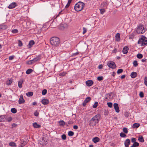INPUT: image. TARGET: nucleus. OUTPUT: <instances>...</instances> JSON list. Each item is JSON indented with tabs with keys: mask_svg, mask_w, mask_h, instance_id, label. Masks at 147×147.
Returning <instances> with one entry per match:
<instances>
[{
	"mask_svg": "<svg viewBox=\"0 0 147 147\" xmlns=\"http://www.w3.org/2000/svg\"><path fill=\"white\" fill-rule=\"evenodd\" d=\"M98 102H95L93 106V107L94 108H96L98 106Z\"/></svg>",
	"mask_w": 147,
	"mask_h": 147,
	"instance_id": "nucleus-39",
	"label": "nucleus"
},
{
	"mask_svg": "<svg viewBox=\"0 0 147 147\" xmlns=\"http://www.w3.org/2000/svg\"><path fill=\"white\" fill-rule=\"evenodd\" d=\"M23 81L22 80H20L18 82V85L19 88H21L22 87V84Z\"/></svg>",
	"mask_w": 147,
	"mask_h": 147,
	"instance_id": "nucleus-24",
	"label": "nucleus"
},
{
	"mask_svg": "<svg viewBox=\"0 0 147 147\" xmlns=\"http://www.w3.org/2000/svg\"><path fill=\"white\" fill-rule=\"evenodd\" d=\"M12 118L11 117H10L9 118H8L7 119V120L8 121V122H10L12 120Z\"/></svg>",
	"mask_w": 147,
	"mask_h": 147,
	"instance_id": "nucleus-57",
	"label": "nucleus"
},
{
	"mask_svg": "<svg viewBox=\"0 0 147 147\" xmlns=\"http://www.w3.org/2000/svg\"><path fill=\"white\" fill-rule=\"evenodd\" d=\"M35 43L34 42L33 40H30L28 44V48H31L32 46L34 45Z\"/></svg>",
	"mask_w": 147,
	"mask_h": 147,
	"instance_id": "nucleus-17",
	"label": "nucleus"
},
{
	"mask_svg": "<svg viewBox=\"0 0 147 147\" xmlns=\"http://www.w3.org/2000/svg\"><path fill=\"white\" fill-rule=\"evenodd\" d=\"M61 138L64 140H65L66 138V136L65 134L62 135L61 136Z\"/></svg>",
	"mask_w": 147,
	"mask_h": 147,
	"instance_id": "nucleus-50",
	"label": "nucleus"
},
{
	"mask_svg": "<svg viewBox=\"0 0 147 147\" xmlns=\"http://www.w3.org/2000/svg\"><path fill=\"white\" fill-rule=\"evenodd\" d=\"M34 63V62L33 61L32 59V60H30L28 61L27 62V63L29 65H31V64H32Z\"/></svg>",
	"mask_w": 147,
	"mask_h": 147,
	"instance_id": "nucleus-41",
	"label": "nucleus"
},
{
	"mask_svg": "<svg viewBox=\"0 0 147 147\" xmlns=\"http://www.w3.org/2000/svg\"><path fill=\"white\" fill-rule=\"evenodd\" d=\"M107 65L110 68L112 69H115L116 67L115 63L113 61H109L107 63Z\"/></svg>",
	"mask_w": 147,
	"mask_h": 147,
	"instance_id": "nucleus-4",
	"label": "nucleus"
},
{
	"mask_svg": "<svg viewBox=\"0 0 147 147\" xmlns=\"http://www.w3.org/2000/svg\"><path fill=\"white\" fill-rule=\"evenodd\" d=\"M12 82V79H8L6 81V84L7 85H10L11 84Z\"/></svg>",
	"mask_w": 147,
	"mask_h": 147,
	"instance_id": "nucleus-22",
	"label": "nucleus"
},
{
	"mask_svg": "<svg viewBox=\"0 0 147 147\" xmlns=\"http://www.w3.org/2000/svg\"><path fill=\"white\" fill-rule=\"evenodd\" d=\"M123 131L125 133L127 134L128 133L127 129L126 127H124L123 129Z\"/></svg>",
	"mask_w": 147,
	"mask_h": 147,
	"instance_id": "nucleus-48",
	"label": "nucleus"
},
{
	"mask_svg": "<svg viewBox=\"0 0 147 147\" xmlns=\"http://www.w3.org/2000/svg\"><path fill=\"white\" fill-rule=\"evenodd\" d=\"M11 32L13 33H16L18 32V30L16 29H15L12 30Z\"/></svg>",
	"mask_w": 147,
	"mask_h": 147,
	"instance_id": "nucleus-51",
	"label": "nucleus"
},
{
	"mask_svg": "<svg viewBox=\"0 0 147 147\" xmlns=\"http://www.w3.org/2000/svg\"><path fill=\"white\" fill-rule=\"evenodd\" d=\"M144 84L147 86V77L145 76L144 79Z\"/></svg>",
	"mask_w": 147,
	"mask_h": 147,
	"instance_id": "nucleus-40",
	"label": "nucleus"
},
{
	"mask_svg": "<svg viewBox=\"0 0 147 147\" xmlns=\"http://www.w3.org/2000/svg\"><path fill=\"white\" fill-rule=\"evenodd\" d=\"M5 115H3L0 116V121H4L5 119Z\"/></svg>",
	"mask_w": 147,
	"mask_h": 147,
	"instance_id": "nucleus-25",
	"label": "nucleus"
},
{
	"mask_svg": "<svg viewBox=\"0 0 147 147\" xmlns=\"http://www.w3.org/2000/svg\"><path fill=\"white\" fill-rule=\"evenodd\" d=\"M86 84L87 86H90L93 84V82L91 80H88L86 82Z\"/></svg>",
	"mask_w": 147,
	"mask_h": 147,
	"instance_id": "nucleus-10",
	"label": "nucleus"
},
{
	"mask_svg": "<svg viewBox=\"0 0 147 147\" xmlns=\"http://www.w3.org/2000/svg\"><path fill=\"white\" fill-rule=\"evenodd\" d=\"M91 99V98L90 97L88 96L86 97L82 103L83 106H85L87 103L90 101Z\"/></svg>",
	"mask_w": 147,
	"mask_h": 147,
	"instance_id": "nucleus-5",
	"label": "nucleus"
},
{
	"mask_svg": "<svg viewBox=\"0 0 147 147\" xmlns=\"http://www.w3.org/2000/svg\"><path fill=\"white\" fill-rule=\"evenodd\" d=\"M129 113L127 112H125L124 113V115L126 117H128L129 115Z\"/></svg>",
	"mask_w": 147,
	"mask_h": 147,
	"instance_id": "nucleus-45",
	"label": "nucleus"
},
{
	"mask_svg": "<svg viewBox=\"0 0 147 147\" xmlns=\"http://www.w3.org/2000/svg\"><path fill=\"white\" fill-rule=\"evenodd\" d=\"M100 117V115L99 114H97L94 117L95 118H96L97 123H98V122L99 119Z\"/></svg>",
	"mask_w": 147,
	"mask_h": 147,
	"instance_id": "nucleus-26",
	"label": "nucleus"
},
{
	"mask_svg": "<svg viewBox=\"0 0 147 147\" xmlns=\"http://www.w3.org/2000/svg\"><path fill=\"white\" fill-rule=\"evenodd\" d=\"M145 31L144 26L141 24H140L137 27L136 30L137 32L139 34H142Z\"/></svg>",
	"mask_w": 147,
	"mask_h": 147,
	"instance_id": "nucleus-3",
	"label": "nucleus"
},
{
	"mask_svg": "<svg viewBox=\"0 0 147 147\" xmlns=\"http://www.w3.org/2000/svg\"><path fill=\"white\" fill-rule=\"evenodd\" d=\"M41 56L40 55H38V56H37L36 57L34 58V59H33V61L34 63L38 61L39 60L41 59Z\"/></svg>",
	"mask_w": 147,
	"mask_h": 147,
	"instance_id": "nucleus-14",
	"label": "nucleus"
},
{
	"mask_svg": "<svg viewBox=\"0 0 147 147\" xmlns=\"http://www.w3.org/2000/svg\"><path fill=\"white\" fill-rule=\"evenodd\" d=\"M137 76V73L136 72H133L131 74L130 76L132 78H136Z\"/></svg>",
	"mask_w": 147,
	"mask_h": 147,
	"instance_id": "nucleus-19",
	"label": "nucleus"
},
{
	"mask_svg": "<svg viewBox=\"0 0 147 147\" xmlns=\"http://www.w3.org/2000/svg\"><path fill=\"white\" fill-rule=\"evenodd\" d=\"M84 5V3L79 1L75 4L74 9L77 11H81L83 9Z\"/></svg>",
	"mask_w": 147,
	"mask_h": 147,
	"instance_id": "nucleus-2",
	"label": "nucleus"
},
{
	"mask_svg": "<svg viewBox=\"0 0 147 147\" xmlns=\"http://www.w3.org/2000/svg\"><path fill=\"white\" fill-rule=\"evenodd\" d=\"M11 112L13 113H16L17 112V110L15 108H13L11 109Z\"/></svg>",
	"mask_w": 147,
	"mask_h": 147,
	"instance_id": "nucleus-37",
	"label": "nucleus"
},
{
	"mask_svg": "<svg viewBox=\"0 0 147 147\" xmlns=\"http://www.w3.org/2000/svg\"><path fill=\"white\" fill-rule=\"evenodd\" d=\"M33 125L34 128H40L41 127L40 125L36 123H33Z\"/></svg>",
	"mask_w": 147,
	"mask_h": 147,
	"instance_id": "nucleus-20",
	"label": "nucleus"
},
{
	"mask_svg": "<svg viewBox=\"0 0 147 147\" xmlns=\"http://www.w3.org/2000/svg\"><path fill=\"white\" fill-rule=\"evenodd\" d=\"M128 48L127 46H125L123 47V50L122 52L123 54H127L128 52Z\"/></svg>",
	"mask_w": 147,
	"mask_h": 147,
	"instance_id": "nucleus-12",
	"label": "nucleus"
},
{
	"mask_svg": "<svg viewBox=\"0 0 147 147\" xmlns=\"http://www.w3.org/2000/svg\"><path fill=\"white\" fill-rule=\"evenodd\" d=\"M39 113L36 111L34 113V115L36 117L38 116L39 115Z\"/></svg>",
	"mask_w": 147,
	"mask_h": 147,
	"instance_id": "nucleus-56",
	"label": "nucleus"
},
{
	"mask_svg": "<svg viewBox=\"0 0 147 147\" xmlns=\"http://www.w3.org/2000/svg\"><path fill=\"white\" fill-rule=\"evenodd\" d=\"M9 145L13 147H16V144L14 142H10L9 143Z\"/></svg>",
	"mask_w": 147,
	"mask_h": 147,
	"instance_id": "nucleus-32",
	"label": "nucleus"
},
{
	"mask_svg": "<svg viewBox=\"0 0 147 147\" xmlns=\"http://www.w3.org/2000/svg\"><path fill=\"white\" fill-rule=\"evenodd\" d=\"M32 71L33 70L32 69H28L26 71V73L28 74H30L32 72Z\"/></svg>",
	"mask_w": 147,
	"mask_h": 147,
	"instance_id": "nucleus-30",
	"label": "nucleus"
},
{
	"mask_svg": "<svg viewBox=\"0 0 147 147\" xmlns=\"http://www.w3.org/2000/svg\"><path fill=\"white\" fill-rule=\"evenodd\" d=\"M17 6L16 3L15 2L12 3L8 6L9 9H13L15 8Z\"/></svg>",
	"mask_w": 147,
	"mask_h": 147,
	"instance_id": "nucleus-8",
	"label": "nucleus"
},
{
	"mask_svg": "<svg viewBox=\"0 0 147 147\" xmlns=\"http://www.w3.org/2000/svg\"><path fill=\"white\" fill-rule=\"evenodd\" d=\"M18 46L20 47L22 46L23 45L22 42L20 40H18Z\"/></svg>",
	"mask_w": 147,
	"mask_h": 147,
	"instance_id": "nucleus-47",
	"label": "nucleus"
},
{
	"mask_svg": "<svg viewBox=\"0 0 147 147\" xmlns=\"http://www.w3.org/2000/svg\"><path fill=\"white\" fill-rule=\"evenodd\" d=\"M47 91L46 89H44L42 91V94L43 95H45L47 94Z\"/></svg>",
	"mask_w": 147,
	"mask_h": 147,
	"instance_id": "nucleus-42",
	"label": "nucleus"
},
{
	"mask_svg": "<svg viewBox=\"0 0 147 147\" xmlns=\"http://www.w3.org/2000/svg\"><path fill=\"white\" fill-rule=\"evenodd\" d=\"M115 41L119 42L120 40V34L119 33L116 34L115 36Z\"/></svg>",
	"mask_w": 147,
	"mask_h": 147,
	"instance_id": "nucleus-13",
	"label": "nucleus"
},
{
	"mask_svg": "<svg viewBox=\"0 0 147 147\" xmlns=\"http://www.w3.org/2000/svg\"><path fill=\"white\" fill-rule=\"evenodd\" d=\"M78 128V126L77 125H75L73 126V128L74 129H77Z\"/></svg>",
	"mask_w": 147,
	"mask_h": 147,
	"instance_id": "nucleus-59",
	"label": "nucleus"
},
{
	"mask_svg": "<svg viewBox=\"0 0 147 147\" xmlns=\"http://www.w3.org/2000/svg\"><path fill=\"white\" fill-rule=\"evenodd\" d=\"M140 125L139 123H135L133 124V127L134 128H138L139 127Z\"/></svg>",
	"mask_w": 147,
	"mask_h": 147,
	"instance_id": "nucleus-27",
	"label": "nucleus"
},
{
	"mask_svg": "<svg viewBox=\"0 0 147 147\" xmlns=\"http://www.w3.org/2000/svg\"><path fill=\"white\" fill-rule=\"evenodd\" d=\"M123 69H118L117 71V74H119L122 73L123 72Z\"/></svg>",
	"mask_w": 147,
	"mask_h": 147,
	"instance_id": "nucleus-43",
	"label": "nucleus"
},
{
	"mask_svg": "<svg viewBox=\"0 0 147 147\" xmlns=\"http://www.w3.org/2000/svg\"><path fill=\"white\" fill-rule=\"evenodd\" d=\"M14 58V56H10L9 57V60H12Z\"/></svg>",
	"mask_w": 147,
	"mask_h": 147,
	"instance_id": "nucleus-58",
	"label": "nucleus"
},
{
	"mask_svg": "<svg viewBox=\"0 0 147 147\" xmlns=\"http://www.w3.org/2000/svg\"><path fill=\"white\" fill-rule=\"evenodd\" d=\"M141 98H142L144 96V93L143 92H140L139 94Z\"/></svg>",
	"mask_w": 147,
	"mask_h": 147,
	"instance_id": "nucleus-53",
	"label": "nucleus"
},
{
	"mask_svg": "<svg viewBox=\"0 0 147 147\" xmlns=\"http://www.w3.org/2000/svg\"><path fill=\"white\" fill-rule=\"evenodd\" d=\"M102 67H103V66H102V65L101 64V65H100L98 66V68L99 69H101L102 68Z\"/></svg>",
	"mask_w": 147,
	"mask_h": 147,
	"instance_id": "nucleus-60",
	"label": "nucleus"
},
{
	"mask_svg": "<svg viewBox=\"0 0 147 147\" xmlns=\"http://www.w3.org/2000/svg\"><path fill=\"white\" fill-rule=\"evenodd\" d=\"M108 106L110 108H111L113 107V104L111 102H109L107 103Z\"/></svg>",
	"mask_w": 147,
	"mask_h": 147,
	"instance_id": "nucleus-44",
	"label": "nucleus"
},
{
	"mask_svg": "<svg viewBox=\"0 0 147 147\" xmlns=\"http://www.w3.org/2000/svg\"><path fill=\"white\" fill-rule=\"evenodd\" d=\"M146 38L144 37V39H143L142 43L143 46L147 45V39H146Z\"/></svg>",
	"mask_w": 147,
	"mask_h": 147,
	"instance_id": "nucleus-23",
	"label": "nucleus"
},
{
	"mask_svg": "<svg viewBox=\"0 0 147 147\" xmlns=\"http://www.w3.org/2000/svg\"><path fill=\"white\" fill-rule=\"evenodd\" d=\"M33 93L32 92H28L26 94V95L29 97L32 96L33 95Z\"/></svg>",
	"mask_w": 147,
	"mask_h": 147,
	"instance_id": "nucleus-28",
	"label": "nucleus"
},
{
	"mask_svg": "<svg viewBox=\"0 0 147 147\" xmlns=\"http://www.w3.org/2000/svg\"><path fill=\"white\" fill-rule=\"evenodd\" d=\"M94 121H95V123H96V122L97 123L96 119V118H95L94 117H92L90 120V122H92V121L93 122Z\"/></svg>",
	"mask_w": 147,
	"mask_h": 147,
	"instance_id": "nucleus-46",
	"label": "nucleus"
},
{
	"mask_svg": "<svg viewBox=\"0 0 147 147\" xmlns=\"http://www.w3.org/2000/svg\"><path fill=\"white\" fill-rule=\"evenodd\" d=\"M120 136L121 137H125L126 136V135L124 133L121 132L120 134Z\"/></svg>",
	"mask_w": 147,
	"mask_h": 147,
	"instance_id": "nucleus-52",
	"label": "nucleus"
},
{
	"mask_svg": "<svg viewBox=\"0 0 147 147\" xmlns=\"http://www.w3.org/2000/svg\"><path fill=\"white\" fill-rule=\"evenodd\" d=\"M42 103L44 105L48 104L49 103V101L47 99H43L42 100Z\"/></svg>",
	"mask_w": 147,
	"mask_h": 147,
	"instance_id": "nucleus-16",
	"label": "nucleus"
},
{
	"mask_svg": "<svg viewBox=\"0 0 147 147\" xmlns=\"http://www.w3.org/2000/svg\"><path fill=\"white\" fill-rule=\"evenodd\" d=\"M125 75H123L121 76V78L122 79H123L125 78Z\"/></svg>",
	"mask_w": 147,
	"mask_h": 147,
	"instance_id": "nucleus-62",
	"label": "nucleus"
},
{
	"mask_svg": "<svg viewBox=\"0 0 147 147\" xmlns=\"http://www.w3.org/2000/svg\"><path fill=\"white\" fill-rule=\"evenodd\" d=\"M131 141L133 143H135L136 142V139L135 138H132L131 139Z\"/></svg>",
	"mask_w": 147,
	"mask_h": 147,
	"instance_id": "nucleus-55",
	"label": "nucleus"
},
{
	"mask_svg": "<svg viewBox=\"0 0 147 147\" xmlns=\"http://www.w3.org/2000/svg\"><path fill=\"white\" fill-rule=\"evenodd\" d=\"M143 55L140 53H138L137 55V57L139 59L142 58L143 57Z\"/></svg>",
	"mask_w": 147,
	"mask_h": 147,
	"instance_id": "nucleus-34",
	"label": "nucleus"
},
{
	"mask_svg": "<svg viewBox=\"0 0 147 147\" xmlns=\"http://www.w3.org/2000/svg\"><path fill=\"white\" fill-rule=\"evenodd\" d=\"M25 102V100L23 98V96L21 95L20 97L19 100V103L20 104H22Z\"/></svg>",
	"mask_w": 147,
	"mask_h": 147,
	"instance_id": "nucleus-11",
	"label": "nucleus"
},
{
	"mask_svg": "<svg viewBox=\"0 0 147 147\" xmlns=\"http://www.w3.org/2000/svg\"><path fill=\"white\" fill-rule=\"evenodd\" d=\"M50 42L51 45L54 47H57L60 44V40L58 38L56 37H53L50 40Z\"/></svg>",
	"mask_w": 147,
	"mask_h": 147,
	"instance_id": "nucleus-1",
	"label": "nucleus"
},
{
	"mask_svg": "<svg viewBox=\"0 0 147 147\" xmlns=\"http://www.w3.org/2000/svg\"><path fill=\"white\" fill-rule=\"evenodd\" d=\"M74 134V132L71 131H69L68 134V135L69 136H73Z\"/></svg>",
	"mask_w": 147,
	"mask_h": 147,
	"instance_id": "nucleus-33",
	"label": "nucleus"
},
{
	"mask_svg": "<svg viewBox=\"0 0 147 147\" xmlns=\"http://www.w3.org/2000/svg\"><path fill=\"white\" fill-rule=\"evenodd\" d=\"M138 140L142 142H143L144 141L143 137L142 136H140L138 137Z\"/></svg>",
	"mask_w": 147,
	"mask_h": 147,
	"instance_id": "nucleus-21",
	"label": "nucleus"
},
{
	"mask_svg": "<svg viewBox=\"0 0 147 147\" xmlns=\"http://www.w3.org/2000/svg\"><path fill=\"white\" fill-rule=\"evenodd\" d=\"M139 145V144L137 142H135L134 143L133 145L131 146L130 147H138V146Z\"/></svg>",
	"mask_w": 147,
	"mask_h": 147,
	"instance_id": "nucleus-31",
	"label": "nucleus"
},
{
	"mask_svg": "<svg viewBox=\"0 0 147 147\" xmlns=\"http://www.w3.org/2000/svg\"><path fill=\"white\" fill-rule=\"evenodd\" d=\"M40 143L42 145H45L47 144V142L45 141L44 137H42V139L40 140Z\"/></svg>",
	"mask_w": 147,
	"mask_h": 147,
	"instance_id": "nucleus-9",
	"label": "nucleus"
},
{
	"mask_svg": "<svg viewBox=\"0 0 147 147\" xmlns=\"http://www.w3.org/2000/svg\"><path fill=\"white\" fill-rule=\"evenodd\" d=\"M73 123V121H69L68 122V123L69 124H72Z\"/></svg>",
	"mask_w": 147,
	"mask_h": 147,
	"instance_id": "nucleus-61",
	"label": "nucleus"
},
{
	"mask_svg": "<svg viewBox=\"0 0 147 147\" xmlns=\"http://www.w3.org/2000/svg\"><path fill=\"white\" fill-rule=\"evenodd\" d=\"M100 13L103 14L105 12V9H100Z\"/></svg>",
	"mask_w": 147,
	"mask_h": 147,
	"instance_id": "nucleus-38",
	"label": "nucleus"
},
{
	"mask_svg": "<svg viewBox=\"0 0 147 147\" xmlns=\"http://www.w3.org/2000/svg\"><path fill=\"white\" fill-rule=\"evenodd\" d=\"M67 73L66 72H63L62 73H60L59 75L61 76H65L67 74Z\"/></svg>",
	"mask_w": 147,
	"mask_h": 147,
	"instance_id": "nucleus-36",
	"label": "nucleus"
},
{
	"mask_svg": "<svg viewBox=\"0 0 147 147\" xmlns=\"http://www.w3.org/2000/svg\"><path fill=\"white\" fill-rule=\"evenodd\" d=\"M146 59H142V62H145L146 61Z\"/></svg>",
	"mask_w": 147,
	"mask_h": 147,
	"instance_id": "nucleus-64",
	"label": "nucleus"
},
{
	"mask_svg": "<svg viewBox=\"0 0 147 147\" xmlns=\"http://www.w3.org/2000/svg\"><path fill=\"white\" fill-rule=\"evenodd\" d=\"M92 141L94 143H96L100 140L99 138L98 137H95L92 139Z\"/></svg>",
	"mask_w": 147,
	"mask_h": 147,
	"instance_id": "nucleus-18",
	"label": "nucleus"
},
{
	"mask_svg": "<svg viewBox=\"0 0 147 147\" xmlns=\"http://www.w3.org/2000/svg\"><path fill=\"white\" fill-rule=\"evenodd\" d=\"M113 106L116 112L117 113L119 112V110L118 104L117 103H114Z\"/></svg>",
	"mask_w": 147,
	"mask_h": 147,
	"instance_id": "nucleus-6",
	"label": "nucleus"
},
{
	"mask_svg": "<svg viewBox=\"0 0 147 147\" xmlns=\"http://www.w3.org/2000/svg\"><path fill=\"white\" fill-rule=\"evenodd\" d=\"M83 31L82 33L83 34H84L87 31V29L85 27H83Z\"/></svg>",
	"mask_w": 147,
	"mask_h": 147,
	"instance_id": "nucleus-54",
	"label": "nucleus"
},
{
	"mask_svg": "<svg viewBox=\"0 0 147 147\" xmlns=\"http://www.w3.org/2000/svg\"><path fill=\"white\" fill-rule=\"evenodd\" d=\"M59 123L61 126H64L65 125V123L63 120L60 121Z\"/></svg>",
	"mask_w": 147,
	"mask_h": 147,
	"instance_id": "nucleus-29",
	"label": "nucleus"
},
{
	"mask_svg": "<svg viewBox=\"0 0 147 147\" xmlns=\"http://www.w3.org/2000/svg\"><path fill=\"white\" fill-rule=\"evenodd\" d=\"M143 39H144V37H142L141 38H140L138 40V43L139 44H141L140 45L141 46H143V45H142V43L143 42Z\"/></svg>",
	"mask_w": 147,
	"mask_h": 147,
	"instance_id": "nucleus-15",
	"label": "nucleus"
},
{
	"mask_svg": "<svg viewBox=\"0 0 147 147\" xmlns=\"http://www.w3.org/2000/svg\"><path fill=\"white\" fill-rule=\"evenodd\" d=\"M133 64L135 67H136L138 65V63L137 61L136 60H135L133 62Z\"/></svg>",
	"mask_w": 147,
	"mask_h": 147,
	"instance_id": "nucleus-35",
	"label": "nucleus"
},
{
	"mask_svg": "<svg viewBox=\"0 0 147 147\" xmlns=\"http://www.w3.org/2000/svg\"><path fill=\"white\" fill-rule=\"evenodd\" d=\"M97 79L98 81H101L103 80V78L102 76H98Z\"/></svg>",
	"mask_w": 147,
	"mask_h": 147,
	"instance_id": "nucleus-49",
	"label": "nucleus"
},
{
	"mask_svg": "<svg viewBox=\"0 0 147 147\" xmlns=\"http://www.w3.org/2000/svg\"><path fill=\"white\" fill-rule=\"evenodd\" d=\"M131 143L130 140L129 139H126L125 141L124 145L125 147H129V145Z\"/></svg>",
	"mask_w": 147,
	"mask_h": 147,
	"instance_id": "nucleus-7",
	"label": "nucleus"
},
{
	"mask_svg": "<svg viewBox=\"0 0 147 147\" xmlns=\"http://www.w3.org/2000/svg\"><path fill=\"white\" fill-rule=\"evenodd\" d=\"M70 4L67 3V4L65 6V7L66 8H67L69 7V6Z\"/></svg>",
	"mask_w": 147,
	"mask_h": 147,
	"instance_id": "nucleus-63",
	"label": "nucleus"
}]
</instances>
